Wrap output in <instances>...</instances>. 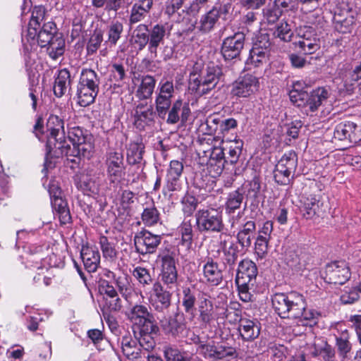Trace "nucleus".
Listing matches in <instances>:
<instances>
[{
	"instance_id": "37",
	"label": "nucleus",
	"mask_w": 361,
	"mask_h": 361,
	"mask_svg": "<svg viewBox=\"0 0 361 361\" xmlns=\"http://www.w3.org/2000/svg\"><path fill=\"white\" fill-rule=\"evenodd\" d=\"M328 98V91L324 87H319L312 91L306 100V106L308 110L314 111L318 106L322 104L323 102Z\"/></svg>"
},
{
	"instance_id": "1",
	"label": "nucleus",
	"mask_w": 361,
	"mask_h": 361,
	"mask_svg": "<svg viewBox=\"0 0 361 361\" xmlns=\"http://www.w3.org/2000/svg\"><path fill=\"white\" fill-rule=\"evenodd\" d=\"M272 307L281 318H298L307 305L305 296L296 291L276 293L271 297Z\"/></svg>"
},
{
	"instance_id": "4",
	"label": "nucleus",
	"mask_w": 361,
	"mask_h": 361,
	"mask_svg": "<svg viewBox=\"0 0 361 361\" xmlns=\"http://www.w3.org/2000/svg\"><path fill=\"white\" fill-rule=\"evenodd\" d=\"M195 220L200 232L224 233L226 230L222 212L214 208L198 210Z\"/></svg>"
},
{
	"instance_id": "36",
	"label": "nucleus",
	"mask_w": 361,
	"mask_h": 361,
	"mask_svg": "<svg viewBox=\"0 0 361 361\" xmlns=\"http://www.w3.org/2000/svg\"><path fill=\"white\" fill-rule=\"evenodd\" d=\"M132 42L139 50H142L149 44L148 26L145 24L138 25L133 30Z\"/></svg>"
},
{
	"instance_id": "41",
	"label": "nucleus",
	"mask_w": 361,
	"mask_h": 361,
	"mask_svg": "<svg viewBox=\"0 0 361 361\" xmlns=\"http://www.w3.org/2000/svg\"><path fill=\"white\" fill-rule=\"evenodd\" d=\"M145 146L142 142H132L127 149V161L129 164H139L142 160Z\"/></svg>"
},
{
	"instance_id": "6",
	"label": "nucleus",
	"mask_w": 361,
	"mask_h": 361,
	"mask_svg": "<svg viewBox=\"0 0 361 361\" xmlns=\"http://www.w3.org/2000/svg\"><path fill=\"white\" fill-rule=\"evenodd\" d=\"M223 77L221 67L216 65H208L203 71V75L197 83L196 88L192 90L197 96L209 93L214 89Z\"/></svg>"
},
{
	"instance_id": "20",
	"label": "nucleus",
	"mask_w": 361,
	"mask_h": 361,
	"mask_svg": "<svg viewBox=\"0 0 361 361\" xmlns=\"http://www.w3.org/2000/svg\"><path fill=\"white\" fill-rule=\"evenodd\" d=\"M139 331L138 342L144 352L152 350L155 345V338L158 336L159 328L157 323L142 326L137 329Z\"/></svg>"
},
{
	"instance_id": "12",
	"label": "nucleus",
	"mask_w": 361,
	"mask_h": 361,
	"mask_svg": "<svg viewBox=\"0 0 361 361\" xmlns=\"http://www.w3.org/2000/svg\"><path fill=\"white\" fill-rule=\"evenodd\" d=\"M162 237L147 230L137 233L134 237L136 251L140 255L154 253L160 245Z\"/></svg>"
},
{
	"instance_id": "15",
	"label": "nucleus",
	"mask_w": 361,
	"mask_h": 361,
	"mask_svg": "<svg viewBox=\"0 0 361 361\" xmlns=\"http://www.w3.org/2000/svg\"><path fill=\"white\" fill-rule=\"evenodd\" d=\"M172 294L159 281L153 283L149 301L157 312H165L171 306Z\"/></svg>"
},
{
	"instance_id": "33",
	"label": "nucleus",
	"mask_w": 361,
	"mask_h": 361,
	"mask_svg": "<svg viewBox=\"0 0 361 361\" xmlns=\"http://www.w3.org/2000/svg\"><path fill=\"white\" fill-rule=\"evenodd\" d=\"M77 187L85 195L92 196L99 192V185L91 172L81 174Z\"/></svg>"
},
{
	"instance_id": "11",
	"label": "nucleus",
	"mask_w": 361,
	"mask_h": 361,
	"mask_svg": "<svg viewBox=\"0 0 361 361\" xmlns=\"http://www.w3.org/2000/svg\"><path fill=\"white\" fill-rule=\"evenodd\" d=\"M270 45L268 36L262 35L250 51V56L246 61L247 66L260 67L267 64L269 61Z\"/></svg>"
},
{
	"instance_id": "44",
	"label": "nucleus",
	"mask_w": 361,
	"mask_h": 361,
	"mask_svg": "<svg viewBox=\"0 0 361 361\" xmlns=\"http://www.w3.org/2000/svg\"><path fill=\"white\" fill-rule=\"evenodd\" d=\"M314 348L312 352L314 357L321 355L325 361H332L335 357L334 349L326 341H322L320 344L314 343Z\"/></svg>"
},
{
	"instance_id": "49",
	"label": "nucleus",
	"mask_w": 361,
	"mask_h": 361,
	"mask_svg": "<svg viewBox=\"0 0 361 361\" xmlns=\"http://www.w3.org/2000/svg\"><path fill=\"white\" fill-rule=\"evenodd\" d=\"M205 70L204 68V63L202 60L197 61L194 63L192 70L190 73L189 82H188V90L192 92V90L197 87V83L200 79V78L203 75V71Z\"/></svg>"
},
{
	"instance_id": "29",
	"label": "nucleus",
	"mask_w": 361,
	"mask_h": 361,
	"mask_svg": "<svg viewBox=\"0 0 361 361\" xmlns=\"http://www.w3.org/2000/svg\"><path fill=\"white\" fill-rule=\"evenodd\" d=\"M51 149L59 150L61 155L66 157L68 161L73 163H77L78 160L80 159V157L82 156L78 145H71L65 137L54 142Z\"/></svg>"
},
{
	"instance_id": "62",
	"label": "nucleus",
	"mask_w": 361,
	"mask_h": 361,
	"mask_svg": "<svg viewBox=\"0 0 361 361\" xmlns=\"http://www.w3.org/2000/svg\"><path fill=\"white\" fill-rule=\"evenodd\" d=\"M106 168H124L123 157L121 152H109L106 156Z\"/></svg>"
},
{
	"instance_id": "48",
	"label": "nucleus",
	"mask_w": 361,
	"mask_h": 361,
	"mask_svg": "<svg viewBox=\"0 0 361 361\" xmlns=\"http://www.w3.org/2000/svg\"><path fill=\"white\" fill-rule=\"evenodd\" d=\"M178 232L181 235L182 244L190 247L193 240V229L190 220L183 221L178 228Z\"/></svg>"
},
{
	"instance_id": "54",
	"label": "nucleus",
	"mask_w": 361,
	"mask_h": 361,
	"mask_svg": "<svg viewBox=\"0 0 361 361\" xmlns=\"http://www.w3.org/2000/svg\"><path fill=\"white\" fill-rule=\"evenodd\" d=\"M296 44L300 49V51L305 54H314L320 47L319 41L317 38L298 40Z\"/></svg>"
},
{
	"instance_id": "26",
	"label": "nucleus",
	"mask_w": 361,
	"mask_h": 361,
	"mask_svg": "<svg viewBox=\"0 0 361 361\" xmlns=\"http://www.w3.org/2000/svg\"><path fill=\"white\" fill-rule=\"evenodd\" d=\"M238 229L236 238L242 248L248 249L255 234L256 224L252 220H247Z\"/></svg>"
},
{
	"instance_id": "18",
	"label": "nucleus",
	"mask_w": 361,
	"mask_h": 361,
	"mask_svg": "<svg viewBox=\"0 0 361 361\" xmlns=\"http://www.w3.org/2000/svg\"><path fill=\"white\" fill-rule=\"evenodd\" d=\"M158 94L156 98L157 109L159 113L166 112L171 104V98L174 93L172 81H161L157 87Z\"/></svg>"
},
{
	"instance_id": "7",
	"label": "nucleus",
	"mask_w": 361,
	"mask_h": 361,
	"mask_svg": "<svg viewBox=\"0 0 361 361\" xmlns=\"http://www.w3.org/2000/svg\"><path fill=\"white\" fill-rule=\"evenodd\" d=\"M198 11V4L189 0H170L165 9L166 13L174 16V20L178 23L183 21L187 16L195 15Z\"/></svg>"
},
{
	"instance_id": "51",
	"label": "nucleus",
	"mask_w": 361,
	"mask_h": 361,
	"mask_svg": "<svg viewBox=\"0 0 361 361\" xmlns=\"http://www.w3.org/2000/svg\"><path fill=\"white\" fill-rule=\"evenodd\" d=\"M166 361H193L192 357L188 356L185 352L178 348L166 347L164 350Z\"/></svg>"
},
{
	"instance_id": "27",
	"label": "nucleus",
	"mask_w": 361,
	"mask_h": 361,
	"mask_svg": "<svg viewBox=\"0 0 361 361\" xmlns=\"http://www.w3.org/2000/svg\"><path fill=\"white\" fill-rule=\"evenodd\" d=\"M46 20V10L42 6H35L32 11L31 18L28 24L27 37L35 40L37 30Z\"/></svg>"
},
{
	"instance_id": "21",
	"label": "nucleus",
	"mask_w": 361,
	"mask_h": 361,
	"mask_svg": "<svg viewBox=\"0 0 361 361\" xmlns=\"http://www.w3.org/2000/svg\"><path fill=\"white\" fill-rule=\"evenodd\" d=\"M257 273L255 263L249 259H244L238 264L235 281L242 280L248 284H255Z\"/></svg>"
},
{
	"instance_id": "28",
	"label": "nucleus",
	"mask_w": 361,
	"mask_h": 361,
	"mask_svg": "<svg viewBox=\"0 0 361 361\" xmlns=\"http://www.w3.org/2000/svg\"><path fill=\"white\" fill-rule=\"evenodd\" d=\"M260 324L257 320L241 319L238 326V331L243 340L253 341L260 334Z\"/></svg>"
},
{
	"instance_id": "59",
	"label": "nucleus",
	"mask_w": 361,
	"mask_h": 361,
	"mask_svg": "<svg viewBox=\"0 0 361 361\" xmlns=\"http://www.w3.org/2000/svg\"><path fill=\"white\" fill-rule=\"evenodd\" d=\"M87 135L78 126L71 128L68 131V142L71 145H80L87 140Z\"/></svg>"
},
{
	"instance_id": "22",
	"label": "nucleus",
	"mask_w": 361,
	"mask_h": 361,
	"mask_svg": "<svg viewBox=\"0 0 361 361\" xmlns=\"http://www.w3.org/2000/svg\"><path fill=\"white\" fill-rule=\"evenodd\" d=\"M80 257L85 269L90 273L95 272L100 264V253L97 247L88 245H82Z\"/></svg>"
},
{
	"instance_id": "45",
	"label": "nucleus",
	"mask_w": 361,
	"mask_h": 361,
	"mask_svg": "<svg viewBox=\"0 0 361 361\" xmlns=\"http://www.w3.org/2000/svg\"><path fill=\"white\" fill-rule=\"evenodd\" d=\"M125 175V168H106V178L111 188H117Z\"/></svg>"
},
{
	"instance_id": "31",
	"label": "nucleus",
	"mask_w": 361,
	"mask_h": 361,
	"mask_svg": "<svg viewBox=\"0 0 361 361\" xmlns=\"http://www.w3.org/2000/svg\"><path fill=\"white\" fill-rule=\"evenodd\" d=\"M166 35V27L165 25L157 24L149 30L148 50L149 53L157 55V48L164 43Z\"/></svg>"
},
{
	"instance_id": "53",
	"label": "nucleus",
	"mask_w": 361,
	"mask_h": 361,
	"mask_svg": "<svg viewBox=\"0 0 361 361\" xmlns=\"http://www.w3.org/2000/svg\"><path fill=\"white\" fill-rule=\"evenodd\" d=\"M295 172L290 171L282 166H275L274 171V178L276 183L281 185H288L290 183L294 177Z\"/></svg>"
},
{
	"instance_id": "64",
	"label": "nucleus",
	"mask_w": 361,
	"mask_h": 361,
	"mask_svg": "<svg viewBox=\"0 0 361 361\" xmlns=\"http://www.w3.org/2000/svg\"><path fill=\"white\" fill-rule=\"evenodd\" d=\"M103 41V35L101 31H95L90 37L87 46L88 54H94Z\"/></svg>"
},
{
	"instance_id": "57",
	"label": "nucleus",
	"mask_w": 361,
	"mask_h": 361,
	"mask_svg": "<svg viewBox=\"0 0 361 361\" xmlns=\"http://www.w3.org/2000/svg\"><path fill=\"white\" fill-rule=\"evenodd\" d=\"M274 35L283 42H290L293 35L291 25L286 21L281 22L274 32Z\"/></svg>"
},
{
	"instance_id": "39",
	"label": "nucleus",
	"mask_w": 361,
	"mask_h": 361,
	"mask_svg": "<svg viewBox=\"0 0 361 361\" xmlns=\"http://www.w3.org/2000/svg\"><path fill=\"white\" fill-rule=\"evenodd\" d=\"M356 124L352 122L346 123H340L336 126L334 130V137L339 140L348 139L352 141L354 139L355 130L356 129Z\"/></svg>"
},
{
	"instance_id": "38",
	"label": "nucleus",
	"mask_w": 361,
	"mask_h": 361,
	"mask_svg": "<svg viewBox=\"0 0 361 361\" xmlns=\"http://www.w3.org/2000/svg\"><path fill=\"white\" fill-rule=\"evenodd\" d=\"M244 200V195L239 190L228 193L225 202V211L228 214H231L238 209H240Z\"/></svg>"
},
{
	"instance_id": "14",
	"label": "nucleus",
	"mask_w": 361,
	"mask_h": 361,
	"mask_svg": "<svg viewBox=\"0 0 361 361\" xmlns=\"http://www.w3.org/2000/svg\"><path fill=\"white\" fill-rule=\"evenodd\" d=\"M102 276L107 279H114L115 281L118 292L129 305L136 302V299L138 298V292L133 288V286L129 282L127 277H116L115 273L109 269H104L102 271Z\"/></svg>"
},
{
	"instance_id": "61",
	"label": "nucleus",
	"mask_w": 361,
	"mask_h": 361,
	"mask_svg": "<svg viewBox=\"0 0 361 361\" xmlns=\"http://www.w3.org/2000/svg\"><path fill=\"white\" fill-rule=\"evenodd\" d=\"M181 204L183 213L187 216H191L197 207L198 201L194 196L185 195L182 198Z\"/></svg>"
},
{
	"instance_id": "25",
	"label": "nucleus",
	"mask_w": 361,
	"mask_h": 361,
	"mask_svg": "<svg viewBox=\"0 0 361 361\" xmlns=\"http://www.w3.org/2000/svg\"><path fill=\"white\" fill-rule=\"evenodd\" d=\"M153 0H137L132 6L129 22L135 24L143 20L149 13Z\"/></svg>"
},
{
	"instance_id": "52",
	"label": "nucleus",
	"mask_w": 361,
	"mask_h": 361,
	"mask_svg": "<svg viewBox=\"0 0 361 361\" xmlns=\"http://www.w3.org/2000/svg\"><path fill=\"white\" fill-rule=\"evenodd\" d=\"M123 31V25L121 22H112L107 28L108 39L106 42L115 46L121 38Z\"/></svg>"
},
{
	"instance_id": "42",
	"label": "nucleus",
	"mask_w": 361,
	"mask_h": 361,
	"mask_svg": "<svg viewBox=\"0 0 361 361\" xmlns=\"http://www.w3.org/2000/svg\"><path fill=\"white\" fill-rule=\"evenodd\" d=\"M99 78L94 71L85 69L82 71L79 84L99 91Z\"/></svg>"
},
{
	"instance_id": "13",
	"label": "nucleus",
	"mask_w": 361,
	"mask_h": 361,
	"mask_svg": "<svg viewBox=\"0 0 361 361\" xmlns=\"http://www.w3.org/2000/svg\"><path fill=\"white\" fill-rule=\"evenodd\" d=\"M245 36L243 32H236L223 40L221 52L226 61L237 59L245 45Z\"/></svg>"
},
{
	"instance_id": "5",
	"label": "nucleus",
	"mask_w": 361,
	"mask_h": 361,
	"mask_svg": "<svg viewBox=\"0 0 361 361\" xmlns=\"http://www.w3.org/2000/svg\"><path fill=\"white\" fill-rule=\"evenodd\" d=\"M197 311L198 320L204 328L216 327L219 320H224L227 317L226 310L214 307L213 302L205 295L199 298Z\"/></svg>"
},
{
	"instance_id": "35",
	"label": "nucleus",
	"mask_w": 361,
	"mask_h": 361,
	"mask_svg": "<svg viewBox=\"0 0 361 361\" xmlns=\"http://www.w3.org/2000/svg\"><path fill=\"white\" fill-rule=\"evenodd\" d=\"M71 85V75L67 69H62L59 72L54 86V94L61 97L68 90Z\"/></svg>"
},
{
	"instance_id": "17",
	"label": "nucleus",
	"mask_w": 361,
	"mask_h": 361,
	"mask_svg": "<svg viewBox=\"0 0 361 361\" xmlns=\"http://www.w3.org/2000/svg\"><path fill=\"white\" fill-rule=\"evenodd\" d=\"M259 87L257 77L247 74L240 77L232 85L231 92L237 97H247L255 93Z\"/></svg>"
},
{
	"instance_id": "63",
	"label": "nucleus",
	"mask_w": 361,
	"mask_h": 361,
	"mask_svg": "<svg viewBox=\"0 0 361 361\" xmlns=\"http://www.w3.org/2000/svg\"><path fill=\"white\" fill-rule=\"evenodd\" d=\"M99 243L104 257L113 259L116 255V251L113 245L109 242L106 236H101Z\"/></svg>"
},
{
	"instance_id": "47",
	"label": "nucleus",
	"mask_w": 361,
	"mask_h": 361,
	"mask_svg": "<svg viewBox=\"0 0 361 361\" xmlns=\"http://www.w3.org/2000/svg\"><path fill=\"white\" fill-rule=\"evenodd\" d=\"M141 219L146 226H152L159 221L160 214L157 209L152 205L144 209Z\"/></svg>"
},
{
	"instance_id": "40",
	"label": "nucleus",
	"mask_w": 361,
	"mask_h": 361,
	"mask_svg": "<svg viewBox=\"0 0 361 361\" xmlns=\"http://www.w3.org/2000/svg\"><path fill=\"white\" fill-rule=\"evenodd\" d=\"M98 92L97 90H93L90 87L83 86L80 84L78 86V104L81 106H86L93 103L97 97Z\"/></svg>"
},
{
	"instance_id": "24",
	"label": "nucleus",
	"mask_w": 361,
	"mask_h": 361,
	"mask_svg": "<svg viewBox=\"0 0 361 361\" xmlns=\"http://www.w3.org/2000/svg\"><path fill=\"white\" fill-rule=\"evenodd\" d=\"M121 345L123 355L128 360H135L145 356L146 353L144 352L137 340L130 336H123Z\"/></svg>"
},
{
	"instance_id": "50",
	"label": "nucleus",
	"mask_w": 361,
	"mask_h": 361,
	"mask_svg": "<svg viewBox=\"0 0 361 361\" xmlns=\"http://www.w3.org/2000/svg\"><path fill=\"white\" fill-rule=\"evenodd\" d=\"M297 165L298 156L293 150L286 152L276 164V166H282L283 169L294 172H295Z\"/></svg>"
},
{
	"instance_id": "46",
	"label": "nucleus",
	"mask_w": 361,
	"mask_h": 361,
	"mask_svg": "<svg viewBox=\"0 0 361 361\" xmlns=\"http://www.w3.org/2000/svg\"><path fill=\"white\" fill-rule=\"evenodd\" d=\"M319 317V313L312 309H307L306 306L302 311V314L298 318H294L298 319V322L303 326H312L315 325Z\"/></svg>"
},
{
	"instance_id": "43",
	"label": "nucleus",
	"mask_w": 361,
	"mask_h": 361,
	"mask_svg": "<svg viewBox=\"0 0 361 361\" xmlns=\"http://www.w3.org/2000/svg\"><path fill=\"white\" fill-rule=\"evenodd\" d=\"M156 80L151 75L143 76L141 83L137 89V95L140 98L147 99L153 93L155 87Z\"/></svg>"
},
{
	"instance_id": "16",
	"label": "nucleus",
	"mask_w": 361,
	"mask_h": 361,
	"mask_svg": "<svg viewBox=\"0 0 361 361\" xmlns=\"http://www.w3.org/2000/svg\"><path fill=\"white\" fill-rule=\"evenodd\" d=\"M326 280L329 283L344 284L350 278V271L345 261H335L326 267Z\"/></svg>"
},
{
	"instance_id": "34",
	"label": "nucleus",
	"mask_w": 361,
	"mask_h": 361,
	"mask_svg": "<svg viewBox=\"0 0 361 361\" xmlns=\"http://www.w3.org/2000/svg\"><path fill=\"white\" fill-rule=\"evenodd\" d=\"M334 336L339 355L343 358L346 357L352 349V345L349 341L350 334L348 331L340 328V329H338V334H334Z\"/></svg>"
},
{
	"instance_id": "55",
	"label": "nucleus",
	"mask_w": 361,
	"mask_h": 361,
	"mask_svg": "<svg viewBox=\"0 0 361 361\" xmlns=\"http://www.w3.org/2000/svg\"><path fill=\"white\" fill-rule=\"evenodd\" d=\"M196 302L195 293L190 288H184L183 290L182 305L186 313H192Z\"/></svg>"
},
{
	"instance_id": "8",
	"label": "nucleus",
	"mask_w": 361,
	"mask_h": 361,
	"mask_svg": "<svg viewBox=\"0 0 361 361\" xmlns=\"http://www.w3.org/2000/svg\"><path fill=\"white\" fill-rule=\"evenodd\" d=\"M200 281L209 287L219 286L224 280V271L220 264L208 257L202 262Z\"/></svg>"
},
{
	"instance_id": "23",
	"label": "nucleus",
	"mask_w": 361,
	"mask_h": 361,
	"mask_svg": "<svg viewBox=\"0 0 361 361\" xmlns=\"http://www.w3.org/2000/svg\"><path fill=\"white\" fill-rule=\"evenodd\" d=\"M160 323L164 331L173 336H178L185 328L184 314L180 312H176L169 319L161 320Z\"/></svg>"
},
{
	"instance_id": "32",
	"label": "nucleus",
	"mask_w": 361,
	"mask_h": 361,
	"mask_svg": "<svg viewBox=\"0 0 361 361\" xmlns=\"http://www.w3.org/2000/svg\"><path fill=\"white\" fill-rule=\"evenodd\" d=\"M219 19L216 6H214L212 9L201 16L198 23L197 30L202 33H209L214 28Z\"/></svg>"
},
{
	"instance_id": "19",
	"label": "nucleus",
	"mask_w": 361,
	"mask_h": 361,
	"mask_svg": "<svg viewBox=\"0 0 361 361\" xmlns=\"http://www.w3.org/2000/svg\"><path fill=\"white\" fill-rule=\"evenodd\" d=\"M161 259V271L159 275L161 281L166 286L167 288H171L176 284L178 278L175 260L169 255H165Z\"/></svg>"
},
{
	"instance_id": "9",
	"label": "nucleus",
	"mask_w": 361,
	"mask_h": 361,
	"mask_svg": "<svg viewBox=\"0 0 361 361\" xmlns=\"http://www.w3.org/2000/svg\"><path fill=\"white\" fill-rule=\"evenodd\" d=\"M138 292V298L136 302L133 303L132 307L126 312V316L130 322L137 329L156 323L153 314L149 311L147 307L141 304H136L143 299L140 291Z\"/></svg>"
},
{
	"instance_id": "30",
	"label": "nucleus",
	"mask_w": 361,
	"mask_h": 361,
	"mask_svg": "<svg viewBox=\"0 0 361 361\" xmlns=\"http://www.w3.org/2000/svg\"><path fill=\"white\" fill-rule=\"evenodd\" d=\"M300 202L303 216L307 219L315 216L322 205L319 197L316 195H305L302 197Z\"/></svg>"
},
{
	"instance_id": "10",
	"label": "nucleus",
	"mask_w": 361,
	"mask_h": 361,
	"mask_svg": "<svg viewBox=\"0 0 361 361\" xmlns=\"http://www.w3.org/2000/svg\"><path fill=\"white\" fill-rule=\"evenodd\" d=\"M196 350L199 355L210 361L222 360L226 357L233 356L234 354L233 348L224 346L214 341L201 343L197 346Z\"/></svg>"
},
{
	"instance_id": "3",
	"label": "nucleus",
	"mask_w": 361,
	"mask_h": 361,
	"mask_svg": "<svg viewBox=\"0 0 361 361\" xmlns=\"http://www.w3.org/2000/svg\"><path fill=\"white\" fill-rule=\"evenodd\" d=\"M34 132L39 140V133H47V145L51 148L54 142L64 137L63 121L56 114H49L44 126V118L38 116L34 126Z\"/></svg>"
},
{
	"instance_id": "2",
	"label": "nucleus",
	"mask_w": 361,
	"mask_h": 361,
	"mask_svg": "<svg viewBox=\"0 0 361 361\" xmlns=\"http://www.w3.org/2000/svg\"><path fill=\"white\" fill-rule=\"evenodd\" d=\"M56 33V24L52 21H48L40 25L35 37L37 44L41 47L48 46L49 55L54 59L63 54L65 45L64 40L61 37L55 36Z\"/></svg>"
},
{
	"instance_id": "60",
	"label": "nucleus",
	"mask_w": 361,
	"mask_h": 361,
	"mask_svg": "<svg viewBox=\"0 0 361 361\" xmlns=\"http://www.w3.org/2000/svg\"><path fill=\"white\" fill-rule=\"evenodd\" d=\"M283 11L274 4L263 10L264 19L269 24L275 23L282 15Z\"/></svg>"
},
{
	"instance_id": "56",
	"label": "nucleus",
	"mask_w": 361,
	"mask_h": 361,
	"mask_svg": "<svg viewBox=\"0 0 361 361\" xmlns=\"http://www.w3.org/2000/svg\"><path fill=\"white\" fill-rule=\"evenodd\" d=\"M269 239L258 235L255 242V253L257 259H262L266 257L268 252Z\"/></svg>"
},
{
	"instance_id": "58",
	"label": "nucleus",
	"mask_w": 361,
	"mask_h": 361,
	"mask_svg": "<svg viewBox=\"0 0 361 361\" xmlns=\"http://www.w3.org/2000/svg\"><path fill=\"white\" fill-rule=\"evenodd\" d=\"M133 276L138 281L139 284L145 287L152 283V278L149 274L148 269L142 267H137L133 271Z\"/></svg>"
}]
</instances>
